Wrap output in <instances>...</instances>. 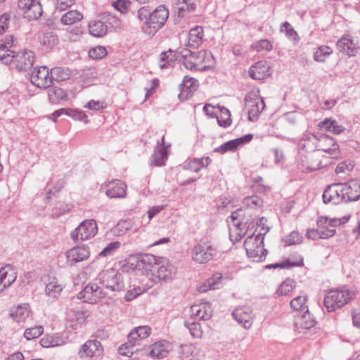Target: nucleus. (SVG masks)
<instances>
[{
  "label": "nucleus",
  "instance_id": "obj_13",
  "mask_svg": "<svg viewBox=\"0 0 360 360\" xmlns=\"http://www.w3.org/2000/svg\"><path fill=\"white\" fill-rule=\"evenodd\" d=\"M105 295L102 288L97 283H89L78 294V298L82 299L84 302L95 304L99 302Z\"/></svg>",
  "mask_w": 360,
  "mask_h": 360
},
{
  "label": "nucleus",
  "instance_id": "obj_30",
  "mask_svg": "<svg viewBox=\"0 0 360 360\" xmlns=\"http://www.w3.org/2000/svg\"><path fill=\"white\" fill-rule=\"evenodd\" d=\"M203 37V27L201 26H196L189 31L187 45L189 47L197 49L202 44Z\"/></svg>",
  "mask_w": 360,
  "mask_h": 360
},
{
  "label": "nucleus",
  "instance_id": "obj_36",
  "mask_svg": "<svg viewBox=\"0 0 360 360\" xmlns=\"http://www.w3.org/2000/svg\"><path fill=\"white\" fill-rule=\"evenodd\" d=\"M349 219V217H342V218H334V219H328L326 217H321L317 220V225L319 228L326 227L327 229H330L329 227H336L342 224L345 223Z\"/></svg>",
  "mask_w": 360,
  "mask_h": 360
},
{
  "label": "nucleus",
  "instance_id": "obj_61",
  "mask_svg": "<svg viewBox=\"0 0 360 360\" xmlns=\"http://www.w3.org/2000/svg\"><path fill=\"white\" fill-rule=\"evenodd\" d=\"M302 236L298 231L291 232L286 238L285 244L293 245L302 243Z\"/></svg>",
  "mask_w": 360,
  "mask_h": 360
},
{
  "label": "nucleus",
  "instance_id": "obj_27",
  "mask_svg": "<svg viewBox=\"0 0 360 360\" xmlns=\"http://www.w3.org/2000/svg\"><path fill=\"white\" fill-rule=\"evenodd\" d=\"M17 278V273L10 265L0 269V293Z\"/></svg>",
  "mask_w": 360,
  "mask_h": 360
},
{
  "label": "nucleus",
  "instance_id": "obj_58",
  "mask_svg": "<svg viewBox=\"0 0 360 360\" xmlns=\"http://www.w3.org/2000/svg\"><path fill=\"white\" fill-rule=\"evenodd\" d=\"M68 116L71 117L75 120L84 122L85 123L89 122L87 115L83 111L79 110L68 108Z\"/></svg>",
  "mask_w": 360,
  "mask_h": 360
},
{
  "label": "nucleus",
  "instance_id": "obj_43",
  "mask_svg": "<svg viewBox=\"0 0 360 360\" xmlns=\"http://www.w3.org/2000/svg\"><path fill=\"white\" fill-rule=\"evenodd\" d=\"M83 18V15L76 11L71 10L65 13L61 18V22L64 25H72L79 22Z\"/></svg>",
  "mask_w": 360,
  "mask_h": 360
},
{
  "label": "nucleus",
  "instance_id": "obj_29",
  "mask_svg": "<svg viewBox=\"0 0 360 360\" xmlns=\"http://www.w3.org/2000/svg\"><path fill=\"white\" fill-rule=\"evenodd\" d=\"M176 275V268L170 263L161 265L158 268L155 276L160 281H171Z\"/></svg>",
  "mask_w": 360,
  "mask_h": 360
},
{
  "label": "nucleus",
  "instance_id": "obj_64",
  "mask_svg": "<svg viewBox=\"0 0 360 360\" xmlns=\"http://www.w3.org/2000/svg\"><path fill=\"white\" fill-rule=\"evenodd\" d=\"M266 219L264 217H261L257 222L258 228H259V232L256 236H263L267 233L269 231V227L266 225Z\"/></svg>",
  "mask_w": 360,
  "mask_h": 360
},
{
  "label": "nucleus",
  "instance_id": "obj_55",
  "mask_svg": "<svg viewBox=\"0 0 360 360\" xmlns=\"http://www.w3.org/2000/svg\"><path fill=\"white\" fill-rule=\"evenodd\" d=\"M44 332V328L41 326L27 328L24 333V337L30 340L39 337Z\"/></svg>",
  "mask_w": 360,
  "mask_h": 360
},
{
  "label": "nucleus",
  "instance_id": "obj_49",
  "mask_svg": "<svg viewBox=\"0 0 360 360\" xmlns=\"http://www.w3.org/2000/svg\"><path fill=\"white\" fill-rule=\"evenodd\" d=\"M41 43L44 46L51 49L58 44V39L56 33L53 32H48L44 33L41 39Z\"/></svg>",
  "mask_w": 360,
  "mask_h": 360
},
{
  "label": "nucleus",
  "instance_id": "obj_12",
  "mask_svg": "<svg viewBox=\"0 0 360 360\" xmlns=\"http://www.w3.org/2000/svg\"><path fill=\"white\" fill-rule=\"evenodd\" d=\"M30 81L39 88H48L53 83L52 74L46 66L35 67L30 75Z\"/></svg>",
  "mask_w": 360,
  "mask_h": 360
},
{
  "label": "nucleus",
  "instance_id": "obj_28",
  "mask_svg": "<svg viewBox=\"0 0 360 360\" xmlns=\"http://www.w3.org/2000/svg\"><path fill=\"white\" fill-rule=\"evenodd\" d=\"M318 141L319 137L311 133H304L299 143V146L301 148L300 152L312 153L318 150Z\"/></svg>",
  "mask_w": 360,
  "mask_h": 360
},
{
  "label": "nucleus",
  "instance_id": "obj_10",
  "mask_svg": "<svg viewBox=\"0 0 360 360\" xmlns=\"http://www.w3.org/2000/svg\"><path fill=\"white\" fill-rule=\"evenodd\" d=\"M100 280L106 288L112 291H122L124 288L122 274L109 269L100 274Z\"/></svg>",
  "mask_w": 360,
  "mask_h": 360
},
{
  "label": "nucleus",
  "instance_id": "obj_62",
  "mask_svg": "<svg viewBox=\"0 0 360 360\" xmlns=\"http://www.w3.org/2000/svg\"><path fill=\"white\" fill-rule=\"evenodd\" d=\"M106 105L103 101H89L85 105L84 108H88L91 110H100L105 108Z\"/></svg>",
  "mask_w": 360,
  "mask_h": 360
},
{
  "label": "nucleus",
  "instance_id": "obj_53",
  "mask_svg": "<svg viewBox=\"0 0 360 360\" xmlns=\"http://www.w3.org/2000/svg\"><path fill=\"white\" fill-rule=\"evenodd\" d=\"M139 350L134 345L129 341L121 345L118 348V353L122 356H131L134 352Z\"/></svg>",
  "mask_w": 360,
  "mask_h": 360
},
{
  "label": "nucleus",
  "instance_id": "obj_56",
  "mask_svg": "<svg viewBox=\"0 0 360 360\" xmlns=\"http://www.w3.org/2000/svg\"><path fill=\"white\" fill-rule=\"evenodd\" d=\"M185 326L190 330L191 335L195 338H200L202 335V330L200 323L196 322H185Z\"/></svg>",
  "mask_w": 360,
  "mask_h": 360
},
{
  "label": "nucleus",
  "instance_id": "obj_14",
  "mask_svg": "<svg viewBox=\"0 0 360 360\" xmlns=\"http://www.w3.org/2000/svg\"><path fill=\"white\" fill-rule=\"evenodd\" d=\"M297 167L302 172H311L321 167L318 155L313 153L300 152L297 157Z\"/></svg>",
  "mask_w": 360,
  "mask_h": 360
},
{
  "label": "nucleus",
  "instance_id": "obj_7",
  "mask_svg": "<svg viewBox=\"0 0 360 360\" xmlns=\"http://www.w3.org/2000/svg\"><path fill=\"white\" fill-rule=\"evenodd\" d=\"M217 254V248L208 241L195 245L191 251L192 259L198 264L210 262Z\"/></svg>",
  "mask_w": 360,
  "mask_h": 360
},
{
  "label": "nucleus",
  "instance_id": "obj_32",
  "mask_svg": "<svg viewBox=\"0 0 360 360\" xmlns=\"http://www.w3.org/2000/svg\"><path fill=\"white\" fill-rule=\"evenodd\" d=\"M30 314V305L26 303L11 309L10 311V316L18 323L24 322Z\"/></svg>",
  "mask_w": 360,
  "mask_h": 360
},
{
  "label": "nucleus",
  "instance_id": "obj_1",
  "mask_svg": "<svg viewBox=\"0 0 360 360\" xmlns=\"http://www.w3.org/2000/svg\"><path fill=\"white\" fill-rule=\"evenodd\" d=\"M169 12L164 5L158 6L149 13L145 7L138 10L137 16L142 24V30L146 34H153L162 28L169 18Z\"/></svg>",
  "mask_w": 360,
  "mask_h": 360
},
{
  "label": "nucleus",
  "instance_id": "obj_34",
  "mask_svg": "<svg viewBox=\"0 0 360 360\" xmlns=\"http://www.w3.org/2000/svg\"><path fill=\"white\" fill-rule=\"evenodd\" d=\"M222 276L220 273L214 274L211 278H208L202 285L198 287L200 292H205L210 290L219 288L221 284Z\"/></svg>",
  "mask_w": 360,
  "mask_h": 360
},
{
  "label": "nucleus",
  "instance_id": "obj_39",
  "mask_svg": "<svg viewBox=\"0 0 360 360\" xmlns=\"http://www.w3.org/2000/svg\"><path fill=\"white\" fill-rule=\"evenodd\" d=\"M48 96L49 101L53 104L68 100L67 93L60 87L50 89L48 91Z\"/></svg>",
  "mask_w": 360,
  "mask_h": 360
},
{
  "label": "nucleus",
  "instance_id": "obj_47",
  "mask_svg": "<svg viewBox=\"0 0 360 360\" xmlns=\"http://www.w3.org/2000/svg\"><path fill=\"white\" fill-rule=\"evenodd\" d=\"M137 262L139 266H142L146 270H150L151 267H153V266L157 264V259L153 255L145 254L139 258Z\"/></svg>",
  "mask_w": 360,
  "mask_h": 360
},
{
  "label": "nucleus",
  "instance_id": "obj_50",
  "mask_svg": "<svg viewBox=\"0 0 360 360\" xmlns=\"http://www.w3.org/2000/svg\"><path fill=\"white\" fill-rule=\"evenodd\" d=\"M295 287V282L292 279L285 280L276 290V294L279 296L287 295Z\"/></svg>",
  "mask_w": 360,
  "mask_h": 360
},
{
  "label": "nucleus",
  "instance_id": "obj_19",
  "mask_svg": "<svg viewBox=\"0 0 360 360\" xmlns=\"http://www.w3.org/2000/svg\"><path fill=\"white\" fill-rule=\"evenodd\" d=\"M232 316L245 329H249L252 325L254 316L250 307H238L232 312Z\"/></svg>",
  "mask_w": 360,
  "mask_h": 360
},
{
  "label": "nucleus",
  "instance_id": "obj_5",
  "mask_svg": "<svg viewBox=\"0 0 360 360\" xmlns=\"http://www.w3.org/2000/svg\"><path fill=\"white\" fill-rule=\"evenodd\" d=\"M248 256L254 262L263 261L267 254V250L264 248V237L255 236L254 233L249 236L244 242Z\"/></svg>",
  "mask_w": 360,
  "mask_h": 360
},
{
  "label": "nucleus",
  "instance_id": "obj_9",
  "mask_svg": "<svg viewBox=\"0 0 360 360\" xmlns=\"http://www.w3.org/2000/svg\"><path fill=\"white\" fill-rule=\"evenodd\" d=\"M98 233L97 224L94 219L84 220L72 231L71 238L76 240H86L94 237Z\"/></svg>",
  "mask_w": 360,
  "mask_h": 360
},
{
  "label": "nucleus",
  "instance_id": "obj_15",
  "mask_svg": "<svg viewBox=\"0 0 360 360\" xmlns=\"http://www.w3.org/2000/svg\"><path fill=\"white\" fill-rule=\"evenodd\" d=\"M243 212V211L241 209L237 210L232 212L231 215L227 219V221L230 226L231 233L233 231V228L235 229L234 231L237 235V238L236 239L237 240H240L247 232L248 222L243 221L240 219ZM231 236L232 235L231 234Z\"/></svg>",
  "mask_w": 360,
  "mask_h": 360
},
{
  "label": "nucleus",
  "instance_id": "obj_57",
  "mask_svg": "<svg viewBox=\"0 0 360 360\" xmlns=\"http://www.w3.org/2000/svg\"><path fill=\"white\" fill-rule=\"evenodd\" d=\"M180 353L182 358L188 359L195 356L196 348L193 344L182 345L180 349Z\"/></svg>",
  "mask_w": 360,
  "mask_h": 360
},
{
  "label": "nucleus",
  "instance_id": "obj_33",
  "mask_svg": "<svg viewBox=\"0 0 360 360\" xmlns=\"http://www.w3.org/2000/svg\"><path fill=\"white\" fill-rule=\"evenodd\" d=\"M337 46L340 51H345L349 56L355 55L356 46L349 35H345L339 39L337 42Z\"/></svg>",
  "mask_w": 360,
  "mask_h": 360
},
{
  "label": "nucleus",
  "instance_id": "obj_2",
  "mask_svg": "<svg viewBox=\"0 0 360 360\" xmlns=\"http://www.w3.org/2000/svg\"><path fill=\"white\" fill-rule=\"evenodd\" d=\"M0 49V61L8 65L11 70L24 72L30 69L34 61V54L30 50L8 53Z\"/></svg>",
  "mask_w": 360,
  "mask_h": 360
},
{
  "label": "nucleus",
  "instance_id": "obj_48",
  "mask_svg": "<svg viewBox=\"0 0 360 360\" xmlns=\"http://www.w3.org/2000/svg\"><path fill=\"white\" fill-rule=\"evenodd\" d=\"M63 290V286L55 278L46 284V293L51 297H56Z\"/></svg>",
  "mask_w": 360,
  "mask_h": 360
},
{
  "label": "nucleus",
  "instance_id": "obj_45",
  "mask_svg": "<svg viewBox=\"0 0 360 360\" xmlns=\"http://www.w3.org/2000/svg\"><path fill=\"white\" fill-rule=\"evenodd\" d=\"M332 53L333 49L330 46L322 45L317 48L313 58L316 62L323 63Z\"/></svg>",
  "mask_w": 360,
  "mask_h": 360
},
{
  "label": "nucleus",
  "instance_id": "obj_59",
  "mask_svg": "<svg viewBox=\"0 0 360 360\" xmlns=\"http://www.w3.org/2000/svg\"><path fill=\"white\" fill-rule=\"evenodd\" d=\"M252 48L257 51H267L272 49V44L268 39H261L252 44Z\"/></svg>",
  "mask_w": 360,
  "mask_h": 360
},
{
  "label": "nucleus",
  "instance_id": "obj_63",
  "mask_svg": "<svg viewBox=\"0 0 360 360\" xmlns=\"http://www.w3.org/2000/svg\"><path fill=\"white\" fill-rule=\"evenodd\" d=\"M14 44V39L11 35L6 36L4 40L2 41V43L0 45V49L2 48L5 51H7V53H13L14 51L11 50V48Z\"/></svg>",
  "mask_w": 360,
  "mask_h": 360
},
{
  "label": "nucleus",
  "instance_id": "obj_11",
  "mask_svg": "<svg viewBox=\"0 0 360 360\" xmlns=\"http://www.w3.org/2000/svg\"><path fill=\"white\" fill-rule=\"evenodd\" d=\"M18 7L29 21L37 20L43 13L41 0H19Z\"/></svg>",
  "mask_w": 360,
  "mask_h": 360
},
{
  "label": "nucleus",
  "instance_id": "obj_51",
  "mask_svg": "<svg viewBox=\"0 0 360 360\" xmlns=\"http://www.w3.org/2000/svg\"><path fill=\"white\" fill-rule=\"evenodd\" d=\"M262 203V200L257 195L247 196L243 200V205L251 209L260 207Z\"/></svg>",
  "mask_w": 360,
  "mask_h": 360
},
{
  "label": "nucleus",
  "instance_id": "obj_42",
  "mask_svg": "<svg viewBox=\"0 0 360 360\" xmlns=\"http://www.w3.org/2000/svg\"><path fill=\"white\" fill-rule=\"evenodd\" d=\"M307 295H299L293 298L290 302V307L295 311H300L301 312H308V306Z\"/></svg>",
  "mask_w": 360,
  "mask_h": 360
},
{
  "label": "nucleus",
  "instance_id": "obj_6",
  "mask_svg": "<svg viewBox=\"0 0 360 360\" xmlns=\"http://www.w3.org/2000/svg\"><path fill=\"white\" fill-rule=\"evenodd\" d=\"M245 108L248 113V118L252 122L257 120L259 115L265 108V103L259 94V89H253L245 97Z\"/></svg>",
  "mask_w": 360,
  "mask_h": 360
},
{
  "label": "nucleus",
  "instance_id": "obj_46",
  "mask_svg": "<svg viewBox=\"0 0 360 360\" xmlns=\"http://www.w3.org/2000/svg\"><path fill=\"white\" fill-rule=\"evenodd\" d=\"M51 74H52L53 80L61 82L70 77V70L68 68L56 67L51 70Z\"/></svg>",
  "mask_w": 360,
  "mask_h": 360
},
{
  "label": "nucleus",
  "instance_id": "obj_41",
  "mask_svg": "<svg viewBox=\"0 0 360 360\" xmlns=\"http://www.w3.org/2000/svg\"><path fill=\"white\" fill-rule=\"evenodd\" d=\"M178 56L177 51L174 52L172 50H169L166 52H162L160 55V60L159 66L161 69H165L170 67L174 60H177Z\"/></svg>",
  "mask_w": 360,
  "mask_h": 360
},
{
  "label": "nucleus",
  "instance_id": "obj_24",
  "mask_svg": "<svg viewBox=\"0 0 360 360\" xmlns=\"http://www.w3.org/2000/svg\"><path fill=\"white\" fill-rule=\"evenodd\" d=\"M253 138L252 134H248L238 139H235L225 142L220 146L214 149V152H218L221 154L229 151H233L242 144L249 143Z\"/></svg>",
  "mask_w": 360,
  "mask_h": 360
},
{
  "label": "nucleus",
  "instance_id": "obj_37",
  "mask_svg": "<svg viewBox=\"0 0 360 360\" xmlns=\"http://www.w3.org/2000/svg\"><path fill=\"white\" fill-rule=\"evenodd\" d=\"M318 127L321 130L333 132L336 134H340L344 128L339 125L338 122L333 119H326L318 124Z\"/></svg>",
  "mask_w": 360,
  "mask_h": 360
},
{
  "label": "nucleus",
  "instance_id": "obj_22",
  "mask_svg": "<svg viewBox=\"0 0 360 360\" xmlns=\"http://www.w3.org/2000/svg\"><path fill=\"white\" fill-rule=\"evenodd\" d=\"M250 77L255 80L266 79L270 76V66L267 62L260 60L252 65L249 69Z\"/></svg>",
  "mask_w": 360,
  "mask_h": 360
},
{
  "label": "nucleus",
  "instance_id": "obj_52",
  "mask_svg": "<svg viewBox=\"0 0 360 360\" xmlns=\"http://www.w3.org/2000/svg\"><path fill=\"white\" fill-rule=\"evenodd\" d=\"M280 32H284L285 36L291 40H297V33L288 22H284L281 24Z\"/></svg>",
  "mask_w": 360,
  "mask_h": 360
},
{
  "label": "nucleus",
  "instance_id": "obj_21",
  "mask_svg": "<svg viewBox=\"0 0 360 360\" xmlns=\"http://www.w3.org/2000/svg\"><path fill=\"white\" fill-rule=\"evenodd\" d=\"M106 186L105 193L110 198H124L127 195V184L120 180H113Z\"/></svg>",
  "mask_w": 360,
  "mask_h": 360
},
{
  "label": "nucleus",
  "instance_id": "obj_16",
  "mask_svg": "<svg viewBox=\"0 0 360 360\" xmlns=\"http://www.w3.org/2000/svg\"><path fill=\"white\" fill-rule=\"evenodd\" d=\"M89 256V248L85 245H77L65 252L66 262L69 266H72L78 262L86 260Z\"/></svg>",
  "mask_w": 360,
  "mask_h": 360
},
{
  "label": "nucleus",
  "instance_id": "obj_40",
  "mask_svg": "<svg viewBox=\"0 0 360 360\" xmlns=\"http://www.w3.org/2000/svg\"><path fill=\"white\" fill-rule=\"evenodd\" d=\"M302 313L303 315L298 319L296 324L302 329H310L313 328L316 323L315 319L309 311L308 312Z\"/></svg>",
  "mask_w": 360,
  "mask_h": 360
},
{
  "label": "nucleus",
  "instance_id": "obj_23",
  "mask_svg": "<svg viewBox=\"0 0 360 360\" xmlns=\"http://www.w3.org/2000/svg\"><path fill=\"white\" fill-rule=\"evenodd\" d=\"M170 145H165V136L161 139V143L155 148L154 153L150 157L151 166L160 167L165 165V160L167 159V148Z\"/></svg>",
  "mask_w": 360,
  "mask_h": 360
},
{
  "label": "nucleus",
  "instance_id": "obj_44",
  "mask_svg": "<svg viewBox=\"0 0 360 360\" xmlns=\"http://www.w3.org/2000/svg\"><path fill=\"white\" fill-rule=\"evenodd\" d=\"M195 8V5L193 0H178L176 9L179 17L183 18L186 12L193 11Z\"/></svg>",
  "mask_w": 360,
  "mask_h": 360
},
{
  "label": "nucleus",
  "instance_id": "obj_18",
  "mask_svg": "<svg viewBox=\"0 0 360 360\" xmlns=\"http://www.w3.org/2000/svg\"><path fill=\"white\" fill-rule=\"evenodd\" d=\"M318 150H322L329 154L332 158H335L339 155V147L335 140L327 135H321L319 136L317 142Z\"/></svg>",
  "mask_w": 360,
  "mask_h": 360
},
{
  "label": "nucleus",
  "instance_id": "obj_17",
  "mask_svg": "<svg viewBox=\"0 0 360 360\" xmlns=\"http://www.w3.org/2000/svg\"><path fill=\"white\" fill-rule=\"evenodd\" d=\"M170 349V344L164 340L158 341L143 351L144 354L153 359H163L167 356Z\"/></svg>",
  "mask_w": 360,
  "mask_h": 360
},
{
  "label": "nucleus",
  "instance_id": "obj_4",
  "mask_svg": "<svg viewBox=\"0 0 360 360\" xmlns=\"http://www.w3.org/2000/svg\"><path fill=\"white\" fill-rule=\"evenodd\" d=\"M354 296V292L347 288L333 289L325 295L323 304L328 312H333L349 302Z\"/></svg>",
  "mask_w": 360,
  "mask_h": 360
},
{
  "label": "nucleus",
  "instance_id": "obj_35",
  "mask_svg": "<svg viewBox=\"0 0 360 360\" xmlns=\"http://www.w3.org/2000/svg\"><path fill=\"white\" fill-rule=\"evenodd\" d=\"M335 229H309L306 233V237L311 240H317L319 238H328L335 234Z\"/></svg>",
  "mask_w": 360,
  "mask_h": 360
},
{
  "label": "nucleus",
  "instance_id": "obj_8",
  "mask_svg": "<svg viewBox=\"0 0 360 360\" xmlns=\"http://www.w3.org/2000/svg\"><path fill=\"white\" fill-rule=\"evenodd\" d=\"M345 183H335L327 186L323 193L324 203L338 205L349 202Z\"/></svg>",
  "mask_w": 360,
  "mask_h": 360
},
{
  "label": "nucleus",
  "instance_id": "obj_3",
  "mask_svg": "<svg viewBox=\"0 0 360 360\" xmlns=\"http://www.w3.org/2000/svg\"><path fill=\"white\" fill-rule=\"evenodd\" d=\"M178 56L176 59L182 60V63L186 69L191 70L204 71L208 66L202 65L206 62V59L211 56L210 53L201 51L198 52H192L191 51L183 49L177 51Z\"/></svg>",
  "mask_w": 360,
  "mask_h": 360
},
{
  "label": "nucleus",
  "instance_id": "obj_26",
  "mask_svg": "<svg viewBox=\"0 0 360 360\" xmlns=\"http://www.w3.org/2000/svg\"><path fill=\"white\" fill-rule=\"evenodd\" d=\"M197 86V79H194L193 77L185 76L182 83L179 85V98L188 99L191 97L193 93L196 90Z\"/></svg>",
  "mask_w": 360,
  "mask_h": 360
},
{
  "label": "nucleus",
  "instance_id": "obj_38",
  "mask_svg": "<svg viewBox=\"0 0 360 360\" xmlns=\"http://www.w3.org/2000/svg\"><path fill=\"white\" fill-rule=\"evenodd\" d=\"M89 33L96 37H102L107 34V25L102 21L91 22L89 25Z\"/></svg>",
  "mask_w": 360,
  "mask_h": 360
},
{
  "label": "nucleus",
  "instance_id": "obj_25",
  "mask_svg": "<svg viewBox=\"0 0 360 360\" xmlns=\"http://www.w3.org/2000/svg\"><path fill=\"white\" fill-rule=\"evenodd\" d=\"M212 309L210 302L195 304L191 307V316L200 320H208L211 318Z\"/></svg>",
  "mask_w": 360,
  "mask_h": 360
},
{
  "label": "nucleus",
  "instance_id": "obj_20",
  "mask_svg": "<svg viewBox=\"0 0 360 360\" xmlns=\"http://www.w3.org/2000/svg\"><path fill=\"white\" fill-rule=\"evenodd\" d=\"M103 350L102 345L98 340H89L82 346L79 355L81 358L98 356Z\"/></svg>",
  "mask_w": 360,
  "mask_h": 360
},
{
  "label": "nucleus",
  "instance_id": "obj_60",
  "mask_svg": "<svg viewBox=\"0 0 360 360\" xmlns=\"http://www.w3.org/2000/svg\"><path fill=\"white\" fill-rule=\"evenodd\" d=\"M120 247V242H112L107 245L106 247L99 253L100 257H107L113 254V252Z\"/></svg>",
  "mask_w": 360,
  "mask_h": 360
},
{
  "label": "nucleus",
  "instance_id": "obj_54",
  "mask_svg": "<svg viewBox=\"0 0 360 360\" xmlns=\"http://www.w3.org/2000/svg\"><path fill=\"white\" fill-rule=\"evenodd\" d=\"M107 50L104 46H97L89 51L90 58L95 60H101L107 56Z\"/></svg>",
  "mask_w": 360,
  "mask_h": 360
},
{
  "label": "nucleus",
  "instance_id": "obj_31",
  "mask_svg": "<svg viewBox=\"0 0 360 360\" xmlns=\"http://www.w3.org/2000/svg\"><path fill=\"white\" fill-rule=\"evenodd\" d=\"M345 186L349 202L360 199V179L350 180L345 183Z\"/></svg>",
  "mask_w": 360,
  "mask_h": 360
}]
</instances>
